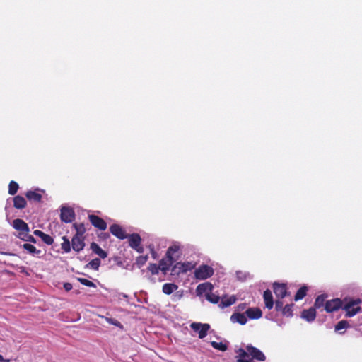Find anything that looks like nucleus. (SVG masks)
<instances>
[{
  "mask_svg": "<svg viewBox=\"0 0 362 362\" xmlns=\"http://www.w3.org/2000/svg\"><path fill=\"white\" fill-rule=\"evenodd\" d=\"M180 247L177 245H173L168 247L167 250L165 257L161 259L159 262V267L160 268V271L163 274H166L169 271L170 267L173 265L175 259H178L180 255H176L177 253H179Z\"/></svg>",
  "mask_w": 362,
  "mask_h": 362,
  "instance_id": "nucleus-1",
  "label": "nucleus"
},
{
  "mask_svg": "<svg viewBox=\"0 0 362 362\" xmlns=\"http://www.w3.org/2000/svg\"><path fill=\"white\" fill-rule=\"evenodd\" d=\"M206 299L211 303H218L220 301L218 306L221 308H225L231 305L234 304L237 298L235 296H230L228 298V296H223L221 298L220 296H205Z\"/></svg>",
  "mask_w": 362,
  "mask_h": 362,
  "instance_id": "nucleus-2",
  "label": "nucleus"
},
{
  "mask_svg": "<svg viewBox=\"0 0 362 362\" xmlns=\"http://www.w3.org/2000/svg\"><path fill=\"white\" fill-rule=\"evenodd\" d=\"M360 303H361L360 298L351 300L347 302L342 308V309L346 311L345 317H351L361 312V308L358 306Z\"/></svg>",
  "mask_w": 362,
  "mask_h": 362,
  "instance_id": "nucleus-3",
  "label": "nucleus"
},
{
  "mask_svg": "<svg viewBox=\"0 0 362 362\" xmlns=\"http://www.w3.org/2000/svg\"><path fill=\"white\" fill-rule=\"evenodd\" d=\"M195 267V264L191 262H177L174 264L171 269L172 275H180V274L187 273L192 270Z\"/></svg>",
  "mask_w": 362,
  "mask_h": 362,
  "instance_id": "nucleus-4",
  "label": "nucleus"
},
{
  "mask_svg": "<svg viewBox=\"0 0 362 362\" xmlns=\"http://www.w3.org/2000/svg\"><path fill=\"white\" fill-rule=\"evenodd\" d=\"M214 273V271L211 267L203 264L195 270L194 276L197 279L204 280L213 276Z\"/></svg>",
  "mask_w": 362,
  "mask_h": 362,
  "instance_id": "nucleus-5",
  "label": "nucleus"
},
{
  "mask_svg": "<svg viewBox=\"0 0 362 362\" xmlns=\"http://www.w3.org/2000/svg\"><path fill=\"white\" fill-rule=\"evenodd\" d=\"M12 226L18 232L17 237L20 239H22L24 235L30 232L28 225L22 219L16 218L13 220Z\"/></svg>",
  "mask_w": 362,
  "mask_h": 362,
  "instance_id": "nucleus-6",
  "label": "nucleus"
},
{
  "mask_svg": "<svg viewBox=\"0 0 362 362\" xmlns=\"http://www.w3.org/2000/svg\"><path fill=\"white\" fill-rule=\"evenodd\" d=\"M129 240V245L136 252L142 253L144 252V247L141 246V238L139 234L132 233L127 235Z\"/></svg>",
  "mask_w": 362,
  "mask_h": 362,
  "instance_id": "nucleus-7",
  "label": "nucleus"
},
{
  "mask_svg": "<svg viewBox=\"0 0 362 362\" xmlns=\"http://www.w3.org/2000/svg\"><path fill=\"white\" fill-rule=\"evenodd\" d=\"M190 327L192 330L199 333V339L204 338L207 334V332L210 329V325L209 324H202L200 322H193L191 324Z\"/></svg>",
  "mask_w": 362,
  "mask_h": 362,
  "instance_id": "nucleus-8",
  "label": "nucleus"
},
{
  "mask_svg": "<svg viewBox=\"0 0 362 362\" xmlns=\"http://www.w3.org/2000/svg\"><path fill=\"white\" fill-rule=\"evenodd\" d=\"M75 212L70 207L63 206L61 209L60 218L65 223H71L75 219Z\"/></svg>",
  "mask_w": 362,
  "mask_h": 362,
  "instance_id": "nucleus-9",
  "label": "nucleus"
},
{
  "mask_svg": "<svg viewBox=\"0 0 362 362\" xmlns=\"http://www.w3.org/2000/svg\"><path fill=\"white\" fill-rule=\"evenodd\" d=\"M88 218L91 225L98 230H105L107 228V223L103 218L95 214H89Z\"/></svg>",
  "mask_w": 362,
  "mask_h": 362,
  "instance_id": "nucleus-10",
  "label": "nucleus"
},
{
  "mask_svg": "<svg viewBox=\"0 0 362 362\" xmlns=\"http://www.w3.org/2000/svg\"><path fill=\"white\" fill-rule=\"evenodd\" d=\"M343 308V303L341 300L339 298H335L330 300H327L325 304V310L327 313H332L334 311L338 310L340 308Z\"/></svg>",
  "mask_w": 362,
  "mask_h": 362,
  "instance_id": "nucleus-11",
  "label": "nucleus"
},
{
  "mask_svg": "<svg viewBox=\"0 0 362 362\" xmlns=\"http://www.w3.org/2000/svg\"><path fill=\"white\" fill-rule=\"evenodd\" d=\"M85 238L74 235L71 238V247L76 252H79L83 250L85 247Z\"/></svg>",
  "mask_w": 362,
  "mask_h": 362,
  "instance_id": "nucleus-12",
  "label": "nucleus"
},
{
  "mask_svg": "<svg viewBox=\"0 0 362 362\" xmlns=\"http://www.w3.org/2000/svg\"><path fill=\"white\" fill-rule=\"evenodd\" d=\"M110 232L119 240H124L127 238V235L123 228L118 224H112L110 226Z\"/></svg>",
  "mask_w": 362,
  "mask_h": 362,
  "instance_id": "nucleus-13",
  "label": "nucleus"
},
{
  "mask_svg": "<svg viewBox=\"0 0 362 362\" xmlns=\"http://www.w3.org/2000/svg\"><path fill=\"white\" fill-rule=\"evenodd\" d=\"M246 350L249 352L250 356L252 358L256 359L260 361H264L266 359L264 354L257 348L252 346V345H247Z\"/></svg>",
  "mask_w": 362,
  "mask_h": 362,
  "instance_id": "nucleus-14",
  "label": "nucleus"
},
{
  "mask_svg": "<svg viewBox=\"0 0 362 362\" xmlns=\"http://www.w3.org/2000/svg\"><path fill=\"white\" fill-rule=\"evenodd\" d=\"M214 286L210 282L200 284L197 287V294H211Z\"/></svg>",
  "mask_w": 362,
  "mask_h": 362,
  "instance_id": "nucleus-15",
  "label": "nucleus"
},
{
  "mask_svg": "<svg viewBox=\"0 0 362 362\" xmlns=\"http://www.w3.org/2000/svg\"><path fill=\"white\" fill-rule=\"evenodd\" d=\"M301 317L309 322L314 321L316 317L315 309L310 308L309 309L303 310L301 313Z\"/></svg>",
  "mask_w": 362,
  "mask_h": 362,
  "instance_id": "nucleus-16",
  "label": "nucleus"
},
{
  "mask_svg": "<svg viewBox=\"0 0 362 362\" xmlns=\"http://www.w3.org/2000/svg\"><path fill=\"white\" fill-rule=\"evenodd\" d=\"M272 288L274 294H288V286L285 283L274 282Z\"/></svg>",
  "mask_w": 362,
  "mask_h": 362,
  "instance_id": "nucleus-17",
  "label": "nucleus"
},
{
  "mask_svg": "<svg viewBox=\"0 0 362 362\" xmlns=\"http://www.w3.org/2000/svg\"><path fill=\"white\" fill-rule=\"evenodd\" d=\"M245 314L252 320L259 319L262 315V312L259 308H249L246 310Z\"/></svg>",
  "mask_w": 362,
  "mask_h": 362,
  "instance_id": "nucleus-18",
  "label": "nucleus"
},
{
  "mask_svg": "<svg viewBox=\"0 0 362 362\" xmlns=\"http://www.w3.org/2000/svg\"><path fill=\"white\" fill-rule=\"evenodd\" d=\"M237 353L238 354V356H236L237 362H252V359L249 358L250 354L247 351L240 348Z\"/></svg>",
  "mask_w": 362,
  "mask_h": 362,
  "instance_id": "nucleus-19",
  "label": "nucleus"
},
{
  "mask_svg": "<svg viewBox=\"0 0 362 362\" xmlns=\"http://www.w3.org/2000/svg\"><path fill=\"white\" fill-rule=\"evenodd\" d=\"M235 276L238 281L244 282L252 279V275L247 271L238 270L235 272Z\"/></svg>",
  "mask_w": 362,
  "mask_h": 362,
  "instance_id": "nucleus-20",
  "label": "nucleus"
},
{
  "mask_svg": "<svg viewBox=\"0 0 362 362\" xmlns=\"http://www.w3.org/2000/svg\"><path fill=\"white\" fill-rule=\"evenodd\" d=\"M90 250L100 258L105 259L107 257V253L104 251L97 243L93 242L90 245Z\"/></svg>",
  "mask_w": 362,
  "mask_h": 362,
  "instance_id": "nucleus-21",
  "label": "nucleus"
},
{
  "mask_svg": "<svg viewBox=\"0 0 362 362\" xmlns=\"http://www.w3.org/2000/svg\"><path fill=\"white\" fill-rule=\"evenodd\" d=\"M27 202L25 199L20 195L13 197V206L17 209H23L26 206Z\"/></svg>",
  "mask_w": 362,
  "mask_h": 362,
  "instance_id": "nucleus-22",
  "label": "nucleus"
},
{
  "mask_svg": "<svg viewBox=\"0 0 362 362\" xmlns=\"http://www.w3.org/2000/svg\"><path fill=\"white\" fill-rule=\"evenodd\" d=\"M230 320L243 325L247 322V317L243 313H234L230 317Z\"/></svg>",
  "mask_w": 362,
  "mask_h": 362,
  "instance_id": "nucleus-23",
  "label": "nucleus"
},
{
  "mask_svg": "<svg viewBox=\"0 0 362 362\" xmlns=\"http://www.w3.org/2000/svg\"><path fill=\"white\" fill-rule=\"evenodd\" d=\"M25 197L29 201H34L35 202H41L42 195L36 191L29 190L25 193Z\"/></svg>",
  "mask_w": 362,
  "mask_h": 362,
  "instance_id": "nucleus-24",
  "label": "nucleus"
},
{
  "mask_svg": "<svg viewBox=\"0 0 362 362\" xmlns=\"http://www.w3.org/2000/svg\"><path fill=\"white\" fill-rule=\"evenodd\" d=\"M63 243L61 244L62 250L65 253H69L71 250V241L66 236L62 237Z\"/></svg>",
  "mask_w": 362,
  "mask_h": 362,
  "instance_id": "nucleus-25",
  "label": "nucleus"
},
{
  "mask_svg": "<svg viewBox=\"0 0 362 362\" xmlns=\"http://www.w3.org/2000/svg\"><path fill=\"white\" fill-rule=\"evenodd\" d=\"M178 286L175 284H165L163 286V292L165 294H171L177 289Z\"/></svg>",
  "mask_w": 362,
  "mask_h": 362,
  "instance_id": "nucleus-26",
  "label": "nucleus"
},
{
  "mask_svg": "<svg viewBox=\"0 0 362 362\" xmlns=\"http://www.w3.org/2000/svg\"><path fill=\"white\" fill-rule=\"evenodd\" d=\"M294 306V303H286L284 309L281 310L284 316L291 317L293 316V307Z\"/></svg>",
  "mask_w": 362,
  "mask_h": 362,
  "instance_id": "nucleus-27",
  "label": "nucleus"
},
{
  "mask_svg": "<svg viewBox=\"0 0 362 362\" xmlns=\"http://www.w3.org/2000/svg\"><path fill=\"white\" fill-rule=\"evenodd\" d=\"M23 248L28 251L30 254L34 255V254H40L41 252L40 250H37V248L29 243H25L23 245Z\"/></svg>",
  "mask_w": 362,
  "mask_h": 362,
  "instance_id": "nucleus-28",
  "label": "nucleus"
},
{
  "mask_svg": "<svg viewBox=\"0 0 362 362\" xmlns=\"http://www.w3.org/2000/svg\"><path fill=\"white\" fill-rule=\"evenodd\" d=\"M100 265V259L99 258H95L87 264L86 267L94 270H98Z\"/></svg>",
  "mask_w": 362,
  "mask_h": 362,
  "instance_id": "nucleus-29",
  "label": "nucleus"
},
{
  "mask_svg": "<svg viewBox=\"0 0 362 362\" xmlns=\"http://www.w3.org/2000/svg\"><path fill=\"white\" fill-rule=\"evenodd\" d=\"M286 296H280V298L276 300L275 301V309L276 311H281L284 309V305H286L284 301V298Z\"/></svg>",
  "mask_w": 362,
  "mask_h": 362,
  "instance_id": "nucleus-30",
  "label": "nucleus"
},
{
  "mask_svg": "<svg viewBox=\"0 0 362 362\" xmlns=\"http://www.w3.org/2000/svg\"><path fill=\"white\" fill-rule=\"evenodd\" d=\"M19 188L18 184L12 180L10 182L8 185V194L11 195H14L17 193L18 189Z\"/></svg>",
  "mask_w": 362,
  "mask_h": 362,
  "instance_id": "nucleus-31",
  "label": "nucleus"
},
{
  "mask_svg": "<svg viewBox=\"0 0 362 362\" xmlns=\"http://www.w3.org/2000/svg\"><path fill=\"white\" fill-rule=\"evenodd\" d=\"M74 227L75 228L76 233L75 235H78V236L83 237V234L86 232V228L84 227L83 223H74Z\"/></svg>",
  "mask_w": 362,
  "mask_h": 362,
  "instance_id": "nucleus-32",
  "label": "nucleus"
},
{
  "mask_svg": "<svg viewBox=\"0 0 362 362\" xmlns=\"http://www.w3.org/2000/svg\"><path fill=\"white\" fill-rule=\"evenodd\" d=\"M265 307L269 310L272 309L274 306V299L273 296H263Z\"/></svg>",
  "mask_w": 362,
  "mask_h": 362,
  "instance_id": "nucleus-33",
  "label": "nucleus"
},
{
  "mask_svg": "<svg viewBox=\"0 0 362 362\" xmlns=\"http://www.w3.org/2000/svg\"><path fill=\"white\" fill-rule=\"evenodd\" d=\"M211 345L212 346L213 348L218 350H221L222 351H225L228 349L227 345L223 344L222 342L211 341Z\"/></svg>",
  "mask_w": 362,
  "mask_h": 362,
  "instance_id": "nucleus-34",
  "label": "nucleus"
},
{
  "mask_svg": "<svg viewBox=\"0 0 362 362\" xmlns=\"http://www.w3.org/2000/svg\"><path fill=\"white\" fill-rule=\"evenodd\" d=\"M327 296H317V298H316L315 302V307L317 308H320L322 306H323L324 303H325V298Z\"/></svg>",
  "mask_w": 362,
  "mask_h": 362,
  "instance_id": "nucleus-35",
  "label": "nucleus"
},
{
  "mask_svg": "<svg viewBox=\"0 0 362 362\" xmlns=\"http://www.w3.org/2000/svg\"><path fill=\"white\" fill-rule=\"evenodd\" d=\"M148 255H141L138 257L136 259V264L139 267L144 265L148 260Z\"/></svg>",
  "mask_w": 362,
  "mask_h": 362,
  "instance_id": "nucleus-36",
  "label": "nucleus"
},
{
  "mask_svg": "<svg viewBox=\"0 0 362 362\" xmlns=\"http://www.w3.org/2000/svg\"><path fill=\"white\" fill-rule=\"evenodd\" d=\"M349 322L346 320H341L335 325V331L346 329L349 327Z\"/></svg>",
  "mask_w": 362,
  "mask_h": 362,
  "instance_id": "nucleus-37",
  "label": "nucleus"
},
{
  "mask_svg": "<svg viewBox=\"0 0 362 362\" xmlns=\"http://www.w3.org/2000/svg\"><path fill=\"white\" fill-rule=\"evenodd\" d=\"M148 270L152 274H158V272L160 270V268L159 267V264H150L148 267Z\"/></svg>",
  "mask_w": 362,
  "mask_h": 362,
  "instance_id": "nucleus-38",
  "label": "nucleus"
},
{
  "mask_svg": "<svg viewBox=\"0 0 362 362\" xmlns=\"http://www.w3.org/2000/svg\"><path fill=\"white\" fill-rule=\"evenodd\" d=\"M105 320L108 322L110 324L113 325L120 328L121 329H123V325L118 320L110 317H105Z\"/></svg>",
  "mask_w": 362,
  "mask_h": 362,
  "instance_id": "nucleus-39",
  "label": "nucleus"
},
{
  "mask_svg": "<svg viewBox=\"0 0 362 362\" xmlns=\"http://www.w3.org/2000/svg\"><path fill=\"white\" fill-rule=\"evenodd\" d=\"M41 239L45 243L49 245L54 243V239L48 234L45 233Z\"/></svg>",
  "mask_w": 362,
  "mask_h": 362,
  "instance_id": "nucleus-40",
  "label": "nucleus"
},
{
  "mask_svg": "<svg viewBox=\"0 0 362 362\" xmlns=\"http://www.w3.org/2000/svg\"><path fill=\"white\" fill-rule=\"evenodd\" d=\"M78 281L83 284V285H85L86 286H89V287H95V285L94 284L93 282H92L91 281L88 280V279H83V278H78Z\"/></svg>",
  "mask_w": 362,
  "mask_h": 362,
  "instance_id": "nucleus-41",
  "label": "nucleus"
},
{
  "mask_svg": "<svg viewBox=\"0 0 362 362\" xmlns=\"http://www.w3.org/2000/svg\"><path fill=\"white\" fill-rule=\"evenodd\" d=\"M21 240L26 242L36 243L35 238L32 235H30L29 233L24 235Z\"/></svg>",
  "mask_w": 362,
  "mask_h": 362,
  "instance_id": "nucleus-42",
  "label": "nucleus"
},
{
  "mask_svg": "<svg viewBox=\"0 0 362 362\" xmlns=\"http://www.w3.org/2000/svg\"><path fill=\"white\" fill-rule=\"evenodd\" d=\"M308 287L305 285L302 286L296 293V294H306L308 291Z\"/></svg>",
  "mask_w": 362,
  "mask_h": 362,
  "instance_id": "nucleus-43",
  "label": "nucleus"
},
{
  "mask_svg": "<svg viewBox=\"0 0 362 362\" xmlns=\"http://www.w3.org/2000/svg\"><path fill=\"white\" fill-rule=\"evenodd\" d=\"M98 237L103 240H107L110 238V234L108 233H102Z\"/></svg>",
  "mask_w": 362,
  "mask_h": 362,
  "instance_id": "nucleus-44",
  "label": "nucleus"
},
{
  "mask_svg": "<svg viewBox=\"0 0 362 362\" xmlns=\"http://www.w3.org/2000/svg\"><path fill=\"white\" fill-rule=\"evenodd\" d=\"M64 288L66 291H69L72 288V285L70 283L64 284Z\"/></svg>",
  "mask_w": 362,
  "mask_h": 362,
  "instance_id": "nucleus-45",
  "label": "nucleus"
},
{
  "mask_svg": "<svg viewBox=\"0 0 362 362\" xmlns=\"http://www.w3.org/2000/svg\"><path fill=\"white\" fill-rule=\"evenodd\" d=\"M34 234L36 235V236H38L40 237V238H42V237L43 236V235L45 234L44 232L40 230H35L34 231Z\"/></svg>",
  "mask_w": 362,
  "mask_h": 362,
  "instance_id": "nucleus-46",
  "label": "nucleus"
},
{
  "mask_svg": "<svg viewBox=\"0 0 362 362\" xmlns=\"http://www.w3.org/2000/svg\"><path fill=\"white\" fill-rule=\"evenodd\" d=\"M246 308L245 303H240L238 305V310H243Z\"/></svg>",
  "mask_w": 362,
  "mask_h": 362,
  "instance_id": "nucleus-47",
  "label": "nucleus"
},
{
  "mask_svg": "<svg viewBox=\"0 0 362 362\" xmlns=\"http://www.w3.org/2000/svg\"><path fill=\"white\" fill-rule=\"evenodd\" d=\"M295 298H294V300L295 301H298V300H301L303 298V297H305V296H294Z\"/></svg>",
  "mask_w": 362,
  "mask_h": 362,
  "instance_id": "nucleus-48",
  "label": "nucleus"
},
{
  "mask_svg": "<svg viewBox=\"0 0 362 362\" xmlns=\"http://www.w3.org/2000/svg\"><path fill=\"white\" fill-rule=\"evenodd\" d=\"M0 362H10V360L4 359L3 356L0 354Z\"/></svg>",
  "mask_w": 362,
  "mask_h": 362,
  "instance_id": "nucleus-49",
  "label": "nucleus"
},
{
  "mask_svg": "<svg viewBox=\"0 0 362 362\" xmlns=\"http://www.w3.org/2000/svg\"><path fill=\"white\" fill-rule=\"evenodd\" d=\"M263 294H272V291L267 288L264 291Z\"/></svg>",
  "mask_w": 362,
  "mask_h": 362,
  "instance_id": "nucleus-50",
  "label": "nucleus"
},
{
  "mask_svg": "<svg viewBox=\"0 0 362 362\" xmlns=\"http://www.w3.org/2000/svg\"><path fill=\"white\" fill-rule=\"evenodd\" d=\"M152 255H153V257H155L156 252L154 251H153Z\"/></svg>",
  "mask_w": 362,
  "mask_h": 362,
  "instance_id": "nucleus-51",
  "label": "nucleus"
}]
</instances>
